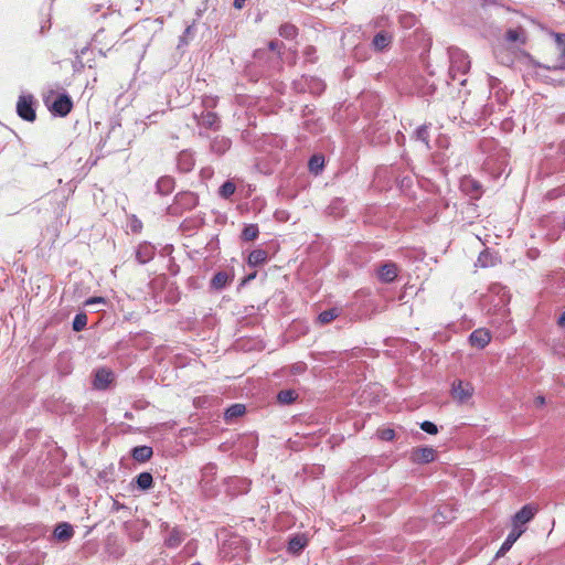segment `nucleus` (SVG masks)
Segmentation results:
<instances>
[{
  "instance_id": "nucleus-1",
  "label": "nucleus",
  "mask_w": 565,
  "mask_h": 565,
  "mask_svg": "<svg viewBox=\"0 0 565 565\" xmlns=\"http://www.w3.org/2000/svg\"><path fill=\"white\" fill-rule=\"evenodd\" d=\"M449 76L452 81H458L460 85L466 83L460 76L466 75L470 68V61L468 55L458 47L449 49Z\"/></svg>"
},
{
  "instance_id": "nucleus-2",
  "label": "nucleus",
  "mask_w": 565,
  "mask_h": 565,
  "mask_svg": "<svg viewBox=\"0 0 565 565\" xmlns=\"http://www.w3.org/2000/svg\"><path fill=\"white\" fill-rule=\"evenodd\" d=\"M473 392L475 388L469 382L458 380L452 383L451 396L459 404L468 403L471 399Z\"/></svg>"
},
{
  "instance_id": "nucleus-3",
  "label": "nucleus",
  "mask_w": 565,
  "mask_h": 565,
  "mask_svg": "<svg viewBox=\"0 0 565 565\" xmlns=\"http://www.w3.org/2000/svg\"><path fill=\"white\" fill-rule=\"evenodd\" d=\"M526 33L522 28L509 29L502 41L500 43H504V45L519 49L521 45L525 44Z\"/></svg>"
},
{
  "instance_id": "nucleus-4",
  "label": "nucleus",
  "mask_w": 565,
  "mask_h": 565,
  "mask_svg": "<svg viewBox=\"0 0 565 565\" xmlns=\"http://www.w3.org/2000/svg\"><path fill=\"white\" fill-rule=\"evenodd\" d=\"M17 113L22 119L26 121H34L35 110L33 108V97L31 95L20 96L17 104Z\"/></svg>"
},
{
  "instance_id": "nucleus-5",
  "label": "nucleus",
  "mask_w": 565,
  "mask_h": 565,
  "mask_svg": "<svg viewBox=\"0 0 565 565\" xmlns=\"http://www.w3.org/2000/svg\"><path fill=\"white\" fill-rule=\"evenodd\" d=\"M49 108L54 115L64 117L71 113L73 102L68 95L61 94L51 105H49Z\"/></svg>"
},
{
  "instance_id": "nucleus-6",
  "label": "nucleus",
  "mask_w": 565,
  "mask_h": 565,
  "mask_svg": "<svg viewBox=\"0 0 565 565\" xmlns=\"http://www.w3.org/2000/svg\"><path fill=\"white\" fill-rule=\"evenodd\" d=\"M493 54L499 63L510 66L514 62L516 52L515 49L499 42L493 49Z\"/></svg>"
},
{
  "instance_id": "nucleus-7",
  "label": "nucleus",
  "mask_w": 565,
  "mask_h": 565,
  "mask_svg": "<svg viewBox=\"0 0 565 565\" xmlns=\"http://www.w3.org/2000/svg\"><path fill=\"white\" fill-rule=\"evenodd\" d=\"M537 512V508L533 504L524 505L520 511H518L512 519V526H521L524 527L526 523H529Z\"/></svg>"
},
{
  "instance_id": "nucleus-8",
  "label": "nucleus",
  "mask_w": 565,
  "mask_h": 565,
  "mask_svg": "<svg viewBox=\"0 0 565 565\" xmlns=\"http://www.w3.org/2000/svg\"><path fill=\"white\" fill-rule=\"evenodd\" d=\"M436 451L431 447H417L411 451V460L415 463H428L435 460Z\"/></svg>"
},
{
  "instance_id": "nucleus-9",
  "label": "nucleus",
  "mask_w": 565,
  "mask_h": 565,
  "mask_svg": "<svg viewBox=\"0 0 565 565\" xmlns=\"http://www.w3.org/2000/svg\"><path fill=\"white\" fill-rule=\"evenodd\" d=\"M525 527L521 526H512V530L508 534L505 541L501 545L500 550L497 552L495 557L499 558L503 556L510 548L513 546V544L518 541V539L524 533Z\"/></svg>"
},
{
  "instance_id": "nucleus-10",
  "label": "nucleus",
  "mask_w": 565,
  "mask_h": 565,
  "mask_svg": "<svg viewBox=\"0 0 565 565\" xmlns=\"http://www.w3.org/2000/svg\"><path fill=\"white\" fill-rule=\"evenodd\" d=\"M490 340H491L490 332L483 328L475 330L469 337V341H470L471 345L479 348V349H483L486 345H488Z\"/></svg>"
},
{
  "instance_id": "nucleus-11",
  "label": "nucleus",
  "mask_w": 565,
  "mask_h": 565,
  "mask_svg": "<svg viewBox=\"0 0 565 565\" xmlns=\"http://www.w3.org/2000/svg\"><path fill=\"white\" fill-rule=\"evenodd\" d=\"M398 274L397 266L394 263L383 264L379 270L377 276L382 282H392Z\"/></svg>"
},
{
  "instance_id": "nucleus-12",
  "label": "nucleus",
  "mask_w": 565,
  "mask_h": 565,
  "mask_svg": "<svg viewBox=\"0 0 565 565\" xmlns=\"http://www.w3.org/2000/svg\"><path fill=\"white\" fill-rule=\"evenodd\" d=\"M154 246L145 242L137 247L136 259L139 264H146L152 259L154 255Z\"/></svg>"
},
{
  "instance_id": "nucleus-13",
  "label": "nucleus",
  "mask_w": 565,
  "mask_h": 565,
  "mask_svg": "<svg viewBox=\"0 0 565 565\" xmlns=\"http://www.w3.org/2000/svg\"><path fill=\"white\" fill-rule=\"evenodd\" d=\"M113 381V373L106 369H99L95 373L94 386L104 390Z\"/></svg>"
},
{
  "instance_id": "nucleus-14",
  "label": "nucleus",
  "mask_w": 565,
  "mask_h": 565,
  "mask_svg": "<svg viewBox=\"0 0 565 565\" xmlns=\"http://www.w3.org/2000/svg\"><path fill=\"white\" fill-rule=\"evenodd\" d=\"M391 43H392V35L385 31L379 32L372 41V45L374 46V49L376 51H383V50L387 49Z\"/></svg>"
},
{
  "instance_id": "nucleus-15",
  "label": "nucleus",
  "mask_w": 565,
  "mask_h": 565,
  "mask_svg": "<svg viewBox=\"0 0 565 565\" xmlns=\"http://www.w3.org/2000/svg\"><path fill=\"white\" fill-rule=\"evenodd\" d=\"M74 534V530L71 524L68 523H60L56 525L54 530V536L58 541H67L70 540Z\"/></svg>"
},
{
  "instance_id": "nucleus-16",
  "label": "nucleus",
  "mask_w": 565,
  "mask_h": 565,
  "mask_svg": "<svg viewBox=\"0 0 565 565\" xmlns=\"http://www.w3.org/2000/svg\"><path fill=\"white\" fill-rule=\"evenodd\" d=\"M218 122V117L216 114L212 111L202 113L198 119V124L205 128H216Z\"/></svg>"
},
{
  "instance_id": "nucleus-17",
  "label": "nucleus",
  "mask_w": 565,
  "mask_h": 565,
  "mask_svg": "<svg viewBox=\"0 0 565 565\" xmlns=\"http://www.w3.org/2000/svg\"><path fill=\"white\" fill-rule=\"evenodd\" d=\"M152 454V448L148 446H138L132 449V458L139 462L149 460Z\"/></svg>"
},
{
  "instance_id": "nucleus-18",
  "label": "nucleus",
  "mask_w": 565,
  "mask_h": 565,
  "mask_svg": "<svg viewBox=\"0 0 565 565\" xmlns=\"http://www.w3.org/2000/svg\"><path fill=\"white\" fill-rule=\"evenodd\" d=\"M307 545V540L303 535H296L290 539L288 543V551L292 554H298Z\"/></svg>"
},
{
  "instance_id": "nucleus-19",
  "label": "nucleus",
  "mask_w": 565,
  "mask_h": 565,
  "mask_svg": "<svg viewBox=\"0 0 565 565\" xmlns=\"http://www.w3.org/2000/svg\"><path fill=\"white\" fill-rule=\"evenodd\" d=\"M267 253L264 249H255L248 255V264L250 266H258L266 262Z\"/></svg>"
},
{
  "instance_id": "nucleus-20",
  "label": "nucleus",
  "mask_w": 565,
  "mask_h": 565,
  "mask_svg": "<svg viewBox=\"0 0 565 565\" xmlns=\"http://www.w3.org/2000/svg\"><path fill=\"white\" fill-rule=\"evenodd\" d=\"M137 487L141 490H149L153 484V478L149 472H141L136 478Z\"/></svg>"
},
{
  "instance_id": "nucleus-21",
  "label": "nucleus",
  "mask_w": 565,
  "mask_h": 565,
  "mask_svg": "<svg viewBox=\"0 0 565 565\" xmlns=\"http://www.w3.org/2000/svg\"><path fill=\"white\" fill-rule=\"evenodd\" d=\"M298 394L294 390H282L278 393L277 399L282 405H289L296 401Z\"/></svg>"
},
{
  "instance_id": "nucleus-22",
  "label": "nucleus",
  "mask_w": 565,
  "mask_h": 565,
  "mask_svg": "<svg viewBox=\"0 0 565 565\" xmlns=\"http://www.w3.org/2000/svg\"><path fill=\"white\" fill-rule=\"evenodd\" d=\"M173 189V180L169 177H163L157 182V190L161 194H169Z\"/></svg>"
},
{
  "instance_id": "nucleus-23",
  "label": "nucleus",
  "mask_w": 565,
  "mask_h": 565,
  "mask_svg": "<svg viewBox=\"0 0 565 565\" xmlns=\"http://www.w3.org/2000/svg\"><path fill=\"white\" fill-rule=\"evenodd\" d=\"M258 227L255 224H248L244 227L242 232V238L246 242L254 241L258 236Z\"/></svg>"
},
{
  "instance_id": "nucleus-24",
  "label": "nucleus",
  "mask_w": 565,
  "mask_h": 565,
  "mask_svg": "<svg viewBox=\"0 0 565 565\" xmlns=\"http://www.w3.org/2000/svg\"><path fill=\"white\" fill-rule=\"evenodd\" d=\"M227 282H228V275L224 271H220V273L215 274L211 281L212 287H214L215 289L224 288Z\"/></svg>"
},
{
  "instance_id": "nucleus-25",
  "label": "nucleus",
  "mask_w": 565,
  "mask_h": 565,
  "mask_svg": "<svg viewBox=\"0 0 565 565\" xmlns=\"http://www.w3.org/2000/svg\"><path fill=\"white\" fill-rule=\"evenodd\" d=\"M339 313H340V311L337 308L324 310L318 316V320L321 323L326 324V323L333 321L339 316Z\"/></svg>"
},
{
  "instance_id": "nucleus-26",
  "label": "nucleus",
  "mask_w": 565,
  "mask_h": 565,
  "mask_svg": "<svg viewBox=\"0 0 565 565\" xmlns=\"http://www.w3.org/2000/svg\"><path fill=\"white\" fill-rule=\"evenodd\" d=\"M245 413V406L243 404H234L228 407L225 412L226 419L236 418Z\"/></svg>"
},
{
  "instance_id": "nucleus-27",
  "label": "nucleus",
  "mask_w": 565,
  "mask_h": 565,
  "mask_svg": "<svg viewBox=\"0 0 565 565\" xmlns=\"http://www.w3.org/2000/svg\"><path fill=\"white\" fill-rule=\"evenodd\" d=\"M279 34L285 39H294L297 34V28L289 23L282 24L279 28Z\"/></svg>"
},
{
  "instance_id": "nucleus-28",
  "label": "nucleus",
  "mask_w": 565,
  "mask_h": 565,
  "mask_svg": "<svg viewBox=\"0 0 565 565\" xmlns=\"http://www.w3.org/2000/svg\"><path fill=\"white\" fill-rule=\"evenodd\" d=\"M323 157L321 156H313L309 160V170L311 172H315L316 174L319 173L323 168Z\"/></svg>"
},
{
  "instance_id": "nucleus-29",
  "label": "nucleus",
  "mask_w": 565,
  "mask_h": 565,
  "mask_svg": "<svg viewBox=\"0 0 565 565\" xmlns=\"http://www.w3.org/2000/svg\"><path fill=\"white\" fill-rule=\"evenodd\" d=\"M235 190H236L235 184L231 181H226L225 183H223L221 185L218 193L222 198L228 199L231 195L234 194Z\"/></svg>"
},
{
  "instance_id": "nucleus-30",
  "label": "nucleus",
  "mask_w": 565,
  "mask_h": 565,
  "mask_svg": "<svg viewBox=\"0 0 565 565\" xmlns=\"http://www.w3.org/2000/svg\"><path fill=\"white\" fill-rule=\"evenodd\" d=\"M87 324V316L85 313H77L73 320V330L82 331Z\"/></svg>"
},
{
  "instance_id": "nucleus-31",
  "label": "nucleus",
  "mask_w": 565,
  "mask_h": 565,
  "mask_svg": "<svg viewBox=\"0 0 565 565\" xmlns=\"http://www.w3.org/2000/svg\"><path fill=\"white\" fill-rule=\"evenodd\" d=\"M416 139L423 141L428 147V127L427 126H420L416 129Z\"/></svg>"
},
{
  "instance_id": "nucleus-32",
  "label": "nucleus",
  "mask_w": 565,
  "mask_h": 565,
  "mask_svg": "<svg viewBox=\"0 0 565 565\" xmlns=\"http://www.w3.org/2000/svg\"><path fill=\"white\" fill-rule=\"evenodd\" d=\"M420 428L427 433V434H430V435H435L438 433V429H437V426L431 423V422H428V420H425L420 424Z\"/></svg>"
},
{
  "instance_id": "nucleus-33",
  "label": "nucleus",
  "mask_w": 565,
  "mask_h": 565,
  "mask_svg": "<svg viewBox=\"0 0 565 565\" xmlns=\"http://www.w3.org/2000/svg\"><path fill=\"white\" fill-rule=\"evenodd\" d=\"M166 543L170 547H175L181 543V537L179 536V534L177 532H172V533H170Z\"/></svg>"
},
{
  "instance_id": "nucleus-34",
  "label": "nucleus",
  "mask_w": 565,
  "mask_h": 565,
  "mask_svg": "<svg viewBox=\"0 0 565 565\" xmlns=\"http://www.w3.org/2000/svg\"><path fill=\"white\" fill-rule=\"evenodd\" d=\"M558 45L562 47V63L558 67L565 68V35L557 34L556 36Z\"/></svg>"
},
{
  "instance_id": "nucleus-35",
  "label": "nucleus",
  "mask_w": 565,
  "mask_h": 565,
  "mask_svg": "<svg viewBox=\"0 0 565 565\" xmlns=\"http://www.w3.org/2000/svg\"><path fill=\"white\" fill-rule=\"evenodd\" d=\"M395 436V433L393 429H383L381 433H380V437L383 439V440H392Z\"/></svg>"
},
{
  "instance_id": "nucleus-36",
  "label": "nucleus",
  "mask_w": 565,
  "mask_h": 565,
  "mask_svg": "<svg viewBox=\"0 0 565 565\" xmlns=\"http://www.w3.org/2000/svg\"><path fill=\"white\" fill-rule=\"evenodd\" d=\"M99 303L105 305L106 303L105 299L102 297H93V298L87 299L85 302L86 306H93V305H99Z\"/></svg>"
},
{
  "instance_id": "nucleus-37",
  "label": "nucleus",
  "mask_w": 565,
  "mask_h": 565,
  "mask_svg": "<svg viewBox=\"0 0 565 565\" xmlns=\"http://www.w3.org/2000/svg\"><path fill=\"white\" fill-rule=\"evenodd\" d=\"M280 45H281V43H279V42H277V41H271V42L269 43V49H270L271 51H278V50H279V47H280Z\"/></svg>"
},
{
  "instance_id": "nucleus-38",
  "label": "nucleus",
  "mask_w": 565,
  "mask_h": 565,
  "mask_svg": "<svg viewBox=\"0 0 565 565\" xmlns=\"http://www.w3.org/2000/svg\"><path fill=\"white\" fill-rule=\"evenodd\" d=\"M414 20H415L414 15L408 14V15H404V17H403L402 22H403V23H408V24H411V23H413V22H414Z\"/></svg>"
},
{
  "instance_id": "nucleus-39",
  "label": "nucleus",
  "mask_w": 565,
  "mask_h": 565,
  "mask_svg": "<svg viewBox=\"0 0 565 565\" xmlns=\"http://www.w3.org/2000/svg\"><path fill=\"white\" fill-rule=\"evenodd\" d=\"M534 403H535L536 406H543L545 404V398L543 396H537L534 399Z\"/></svg>"
},
{
  "instance_id": "nucleus-40",
  "label": "nucleus",
  "mask_w": 565,
  "mask_h": 565,
  "mask_svg": "<svg viewBox=\"0 0 565 565\" xmlns=\"http://www.w3.org/2000/svg\"><path fill=\"white\" fill-rule=\"evenodd\" d=\"M245 1H246V0H234V3H233V4H234V7H235L236 9H242V8L244 7V4H245Z\"/></svg>"
},
{
  "instance_id": "nucleus-41",
  "label": "nucleus",
  "mask_w": 565,
  "mask_h": 565,
  "mask_svg": "<svg viewBox=\"0 0 565 565\" xmlns=\"http://www.w3.org/2000/svg\"><path fill=\"white\" fill-rule=\"evenodd\" d=\"M132 231L137 232L141 228V223L139 221H135L131 225Z\"/></svg>"
},
{
  "instance_id": "nucleus-42",
  "label": "nucleus",
  "mask_w": 565,
  "mask_h": 565,
  "mask_svg": "<svg viewBox=\"0 0 565 565\" xmlns=\"http://www.w3.org/2000/svg\"><path fill=\"white\" fill-rule=\"evenodd\" d=\"M217 143H218V141H214L212 145V149L215 151H224L225 149H223L222 143L218 145V148H217Z\"/></svg>"
},
{
  "instance_id": "nucleus-43",
  "label": "nucleus",
  "mask_w": 565,
  "mask_h": 565,
  "mask_svg": "<svg viewBox=\"0 0 565 565\" xmlns=\"http://www.w3.org/2000/svg\"><path fill=\"white\" fill-rule=\"evenodd\" d=\"M558 324L563 328H565V311L558 318Z\"/></svg>"
},
{
  "instance_id": "nucleus-44",
  "label": "nucleus",
  "mask_w": 565,
  "mask_h": 565,
  "mask_svg": "<svg viewBox=\"0 0 565 565\" xmlns=\"http://www.w3.org/2000/svg\"><path fill=\"white\" fill-rule=\"evenodd\" d=\"M220 143H222L223 149L228 148V141H227V140H225V139H221V140H220Z\"/></svg>"
},
{
  "instance_id": "nucleus-45",
  "label": "nucleus",
  "mask_w": 565,
  "mask_h": 565,
  "mask_svg": "<svg viewBox=\"0 0 565 565\" xmlns=\"http://www.w3.org/2000/svg\"><path fill=\"white\" fill-rule=\"evenodd\" d=\"M486 256V254H481L478 258V262L482 264V266H486L487 264L483 262V257Z\"/></svg>"
},
{
  "instance_id": "nucleus-46",
  "label": "nucleus",
  "mask_w": 565,
  "mask_h": 565,
  "mask_svg": "<svg viewBox=\"0 0 565 565\" xmlns=\"http://www.w3.org/2000/svg\"><path fill=\"white\" fill-rule=\"evenodd\" d=\"M330 214H335L334 210H338V206H335L333 203L330 205Z\"/></svg>"
},
{
  "instance_id": "nucleus-47",
  "label": "nucleus",
  "mask_w": 565,
  "mask_h": 565,
  "mask_svg": "<svg viewBox=\"0 0 565 565\" xmlns=\"http://www.w3.org/2000/svg\"><path fill=\"white\" fill-rule=\"evenodd\" d=\"M533 64H534V66H537V67H540V68H545V70H548V68H550V67H545V66H543L542 64H537V63H533Z\"/></svg>"
},
{
  "instance_id": "nucleus-48",
  "label": "nucleus",
  "mask_w": 565,
  "mask_h": 565,
  "mask_svg": "<svg viewBox=\"0 0 565 565\" xmlns=\"http://www.w3.org/2000/svg\"><path fill=\"white\" fill-rule=\"evenodd\" d=\"M341 203H342V202H341V200H339V199H338V200H335V201L333 202V204H334V205H341Z\"/></svg>"
}]
</instances>
